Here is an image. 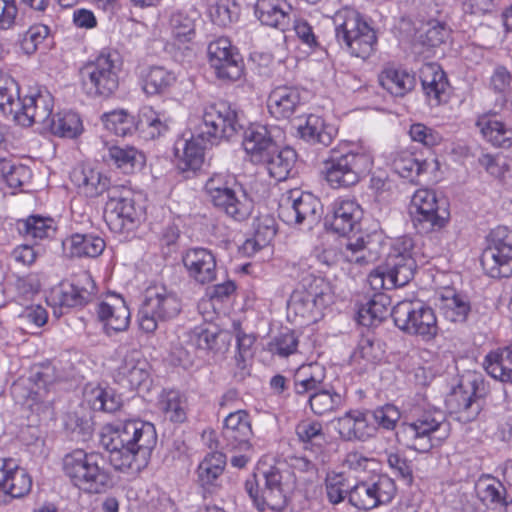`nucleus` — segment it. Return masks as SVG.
<instances>
[{
    "label": "nucleus",
    "mask_w": 512,
    "mask_h": 512,
    "mask_svg": "<svg viewBox=\"0 0 512 512\" xmlns=\"http://www.w3.org/2000/svg\"><path fill=\"white\" fill-rule=\"evenodd\" d=\"M47 130L55 136L73 139L82 133L83 124L76 112L62 111L52 117Z\"/></svg>",
    "instance_id": "nucleus-49"
},
{
    "label": "nucleus",
    "mask_w": 512,
    "mask_h": 512,
    "mask_svg": "<svg viewBox=\"0 0 512 512\" xmlns=\"http://www.w3.org/2000/svg\"><path fill=\"white\" fill-rule=\"evenodd\" d=\"M326 493L329 502L338 504L347 496L349 497L350 489L353 487L348 480L340 473L328 474L325 480Z\"/></svg>",
    "instance_id": "nucleus-64"
},
{
    "label": "nucleus",
    "mask_w": 512,
    "mask_h": 512,
    "mask_svg": "<svg viewBox=\"0 0 512 512\" xmlns=\"http://www.w3.org/2000/svg\"><path fill=\"white\" fill-rule=\"evenodd\" d=\"M390 161L393 171L411 182L423 173H434L439 170V162L436 158L419 161L413 153L407 150L391 153Z\"/></svg>",
    "instance_id": "nucleus-28"
},
{
    "label": "nucleus",
    "mask_w": 512,
    "mask_h": 512,
    "mask_svg": "<svg viewBox=\"0 0 512 512\" xmlns=\"http://www.w3.org/2000/svg\"><path fill=\"white\" fill-rule=\"evenodd\" d=\"M384 266L387 268L391 286H405L414 277L417 268L416 258L388 254Z\"/></svg>",
    "instance_id": "nucleus-45"
},
{
    "label": "nucleus",
    "mask_w": 512,
    "mask_h": 512,
    "mask_svg": "<svg viewBox=\"0 0 512 512\" xmlns=\"http://www.w3.org/2000/svg\"><path fill=\"white\" fill-rule=\"evenodd\" d=\"M369 422L375 428V434L378 429L387 431L394 430L398 421L401 418V412L397 406L393 404H385L375 409L366 410Z\"/></svg>",
    "instance_id": "nucleus-55"
},
{
    "label": "nucleus",
    "mask_w": 512,
    "mask_h": 512,
    "mask_svg": "<svg viewBox=\"0 0 512 512\" xmlns=\"http://www.w3.org/2000/svg\"><path fill=\"white\" fill-rule=\"evenodd\" d=\"M374 157L369 149L341 144L329 151L323 162L326 181L332 188L350 187L370 172Z\"/></svg>",
    "instance_id": "nucleus-5"
},
{
    "label": "nucleus",
    "mask_w": 512,
    "mask_h": 512,
    "mask_svg": "<svg viewBox=\"0 0 512 512\" xmlns=\"http://www.w3.org/2000/svg\"><path fill=\"white\" fill-rule=\"evenodd\" d=\"M182 262L188 276L196 283L205 285L216 280L217 261L212 251L202 247L188 249Z\"/></svg>",
    "instance_id": "nucleus-23"
},
{
    "label": "nucleus",
    "mask_w": 512,
    "mask_h": 512,
    "mask_svg": "<svg viewBox=\"0 0 512 512\" xmlns=\"http://www.w3.org/2000/svg\"><path fill=\"white\" fill-rule=\"evenodd\" d=\"M85 401L95 411L115 412L121 406V399L111 389L88 385L84 389Z\"/></svg>",
    "instance_id": "nucleus-51"
},
{
    "label": "nucleus",
    "mask_w": 512,
    "mask_h": 512,
    "mask_svg": "<svg viewBox=\"0 0 512 512\" xmlns=\"http://www.w3.org/2000/svg\"><path fill=\"white\" fill-rule=\"evenodd\" d=\"M72 183L79 192L94 198L111 189L110 179L90 165H78L70 173Z\"/></svg>",
    "instance_id": "nucleus-31"
},
{
    "label": "nucleus",
    "mask_w": 512,
    "mask_h": 512,
    "mask_svg": "<svg viewBox=\"0 0 512 512\" xmlns=\"http://www.w3.org/2000/svg\"><path fill=\"white\" fill-rule=\"evenodd\" d=\"M19 86L15 79L0 70V108L4 113L14 114L20 105Z\"/></svg>",
    "instance_id": "nucleus-56"
},
{
    "label": "nucleus",
    "mask_w": 512,
    "mask_h": 512,
    "mask_svg": "<svg viewBox=\"0 0 512 512\" xmlns=\"http://www.w3.org/2000/svg\"><path fill=\"white\" fill-rule=\"evenodd\" d=\"M55 376L50 367L33 371L29 378L19 379L11 386V394L16 402L27 403L42 400L48 388L54 383Z\"/></svg>",
    "instance_id": "nucleus-21"
},
{
    "label": "nucleus",
    "mask_w": 512,
    "mask_h": 512,
    "mask_svg": "<svg viewBox=\"0 0 512 512\" xmlns=\"http://www.w3.org/2000/svg\"><path fill=\"white\" fill-rule=\"evenodd\" d=\"M341 404V396L329 390L315 391L309 397V405L316 415H325L334 411Z\"/></svg>",
    "instance_id": "nucleus-62"
},
{
    "label": "nucleus",
    "mask_w": 512,
    "mask_h": 512,
    "mask_svg": "<svg viewBox=\"0 0 512 512\" xmlns=\"http://www.w3.org/2000/svg\"><path fill=\"white\" fill-rule=\"evenodd\" d=\"M294 481L285 464L259 463L252 479L245 482V490L259 511H281L287 502V492Z\"/></svg>",
    "instance_id": "nucleus-3"
},
{
    "label": "nucleus",
    "mask_w": 512,
    "mask_h": 512,
    "mask_svg": "<svg viewBox=\"0 0 512 512\" xmlns=\"http://www.w3.org/2000/svg\"><path fill=\"white\" fill-rule=\"evenodd\" d=\"M205 191L214 206L223 210L233 220L242 222L251 215L253 202L242 191L234 176L213 174L206 181Z\"/></svg>",
    "instance_id": "nucleus-10"
},
{
    "label": "nucleus",
    "mask_w": 512,
    "mask_h": 512,
    "mask_svg": "<svg viewBox=\"0 0 512 512\" xmlns=\"http://www.w3.org/2000/svg\"><path fill=\"white\" fill-rule=\"evenodd\" d=\"M149 364L137 350L126 353L117 369V379L136 389L145 384L149 378Z\"/></svg>",
    "instance_id": "nucleus-35"
},
{
    "label": "nucleus",
    "mask_w": 512,
    "mask_h": 512,
    "mask_svg": "<svg viewBox=\"0 0 512 512\" xmlns=\"http://www.w3.org/2000/svg\"><path fill=\"white\" fill-rule=\"evenodd\" d=\"M349 502L358 509L370 510L377 507L370 477L353 485L350 489Z\"/></svg>",
    "instance_id": "nucleus-61"
},
{
    "label": "nucleus",
    "mask_w": 512,
    "mask_h": 512,
    "mask_svg": "<svg viewBox=\"0 0 512 512\" xmlns=\"http://www.w3.org/2000/svg\"><path fill=\"white\" fill-rule=\"evenodd\" d=\"M104 219L110 230L126 233L134 230L141 221L142 207L136 202L134 192L124 185H113L108 190Z\"/></svg>",
    "instance_id": "nucleus-12"
},
{
    "label": "nucleus",
    "mask_w": 512,
    "mask_h": 512,
    "mask_svg": "<svg viewBox=\"0 0 512 512\" xmlns=\"http://www.w3.org/2000/svg\"><path fill=\"white\" fill-rule=\"evenodd\" d=\"M483 366L494 379L512 384V344L487 354Z\"/></svg>",
    "instance_id": "nucleus-42"
},
{
    "label": "nucleus",
    "mask_w": 512,
    "mask_h": 512,
    "mask_svg": "<svg viewBox=\"0 0 512 512\" xmlns=\"http://www.w3.org/2000/svg\"><path fill=\"white\" fill-rule=\"evenodd\" d=\"M320 201L300 189L290 190L279 204V217L287 224H313L319 217Z\"/></svg>",
    "instance_id": "nucleus-16"
},
{
    "label": "nucleus",
    "mask_w": 512,
    "mask_h": 512,
    "mask_svg": "<svg viewBox=\"0 0 512 512\" xmlns=\"http://www.w3.org/2000/svg\"><path fill=\"white\" fill-rule=\"evenodd\" d=\"M96 291V285L88 272H82L69 284L61 285L54 291V297L61 307L72 308L88 303Z\"/></svg>",
    "instance_id": "nucleus-25"
},
{
    "label": "nucleus",
    "mask_w": 512,
    "mask_h": 512,
    "mask_svg": "<svg viewBox=\"0 0 512 512\" xmlns=\"http://www.w3.org/2000/svg\"><path fill=\"white\" fill-rule=\"evenodd\" d=\"M395 325L408 335L429 341L438 333L434 310L419 300L398 302L390 312Z\"/></svg>",
    "instance_id": "nucleus-13"
},
{
    "label": "nucleus",
    "mask_w": 512,
    "mask_h": 512,
    "mask_svg": "<svg viewBox=\"0 0 512 512\" xmlns=\"http://www.w3.org/2000/svg\"><path fill=\"white\" fill-rule=\"evenodd\" d=\"M157 443L155 426L141 420L107 425L100 435V444L110 453V461L118 469L141 471L150 460Z\"/></svg>",
    "instance_id": "nucleus-2"
},
{
    "label": "nucleus",
    "mask_w": 512,
    "mask_h": 512,
    "mask_svg": "<svg viewBox=\"0 0 512 512\" xmlns=\"http://www.w3.org/2000/svg\"><path fill=\"white\" fill-rule=\"evenodd\" d=\"M123 61L116 50H102L80 69L82 87L91 97L108 98L119 87Z\"/></svg>",
    "instance_id": "nucleus-8"
},
{
    "label": "nucleus",
    "mask_w": 512,
    "mask_h": 512,
    "mask_svg": "<svg viewBox=\"0 0 512 512\" xmlns=\"http://www.w3.org/2000/svg\"><path fill=\"white\" fill-rule=\"evenodd\" d=\"M4 460L3 480H0V492L5 493V503L9 498H21L27 495L32 488V478L26 469L19 467L14 459L2 458Z\"/></svg>",
    "instance_id": "nucleus-27"
},
{
    "label": "nucleus",
    "mask_w": 512,
    "mask_h": 512,
    "mask_svg": "<svg viewBox=\"0 0 512 512\" xmlns=\"http://www.w3.org/2000/svg\"><path fill=\"white\" fill-rule=\"evenodd\" d=\"M389 298L385 294H376L358 311V321L363 326H373L384 320L389 314Z\"/></svg>",
    "instance_id": "nucleus-52"
},
{
    "label": "nucleus",
    "mask_w": 512,
    "mask_h": 512,
    "mask_svg": "<svg viewBox=\"0 0 512 512\" xmlns=\"http://www.w3.org/2000/svg\"><path fill=\"white\" fill-rule=\"evenodd\" d=\"M362 217L363 209L356 199L339 197L330 206L325 217V226L334 233L345 236L360 226Z\"/></svg>",
    "instance_id": "nucleus-20"
},
{
    "label": "nucleus",
    "mask_w": 512,
    "mask_h": 512,
    "mask_svg": "<svg viewBox=\"0 0 512 512\" xmlns=\"http://www.w3.org/2000/svg\"><path fill=\"white\" fill-rule=\"evenodd\" d=\"M450 424L441 410L423 411L413 422L402 425L397 434L406 445L425 453L439 446L449 435Z\"/></svg>",
    "instance_id": "nucleus-9"
},
{
    "label": "nucleus",
    "mask_w": 512,
    "mask_h": 512,
    "mask_svg": "<svg viewBox=\"0 0 512 512\" xmlns=\"http://www.w3.org/2000/svg\"><path fill=\"white\" fill-rule=\"evenodd\" d=\"M181 309V300L175 292L162 285L150 286L138 311L139 327L145 333H154L160 323L174 319Z\"/></svg>",
    "instance_id": "nucleus-11"
},
{
    "label": "nucleus",
    "mask_w": 512,
    "mask_h": 512,
    "mask_svg": "<svg viewBox=\"0 0 512 512\" xmlns=\"http://www.w3.org/2000/svg\"><path fill=\"white\" fill-rule=\"evenodd\" d=\"M476 490L479 498L486 503L507 505L505 500L506 489L495 478L485 477L478 481Z\"/></svg>",
    "instance_id": "nucleus-59"
},
{
    "label": "nucleus",
    "mask_w": 512,
    "mask_h": 512,
    "mask_svg": "<svg viewBox=\"0 0 512 512\" xmlns=\"http://www.w3.org/2000/svg\"><path fill=\"white\" fill-rule=\"evenodd\" d=\"M16 227L20 235L31 240L52 238L57 230L53 218L41 215H30L25 219H19Z\"/></svg>",
    "instance_id": "nucleus-43"
},
{
    "label": "nucleus",
    "mask_w": 512,
    "mask_h": 512,
    "mask_svg": "<svg viewBox=\"0 0 512 512\" xmlns=\"http://www.w3.org/2000/svg\"><path fill=\"white\" fill-rule=\"evenodd\" d=\"M97 316L108 336L126 331L130 324V310L120 295H110L97 305Z\"/></svg>",
    "instance_id": "nucleus-22"
},
{
    "label": "nucleus",
    "mask_w": 512,
    "mask_h": 512,
    "mask_svg": "<svg viewBox=\"0 0 512 512\" xmlns=\"http://www.w3.org/2000/svg\"><path fill=\"white\" fill-rule=\"evenodd\" d=\"M252 428L249 415L244 410L229 413L224 420L222 437L231 449L246 450L250 447L249 440Z\"/></svg>",
    "instance_id": "nucleus-29"
},
{
    "label": "nucleus",
    "mask_w": 512,
    "mask_h": 512,
    "mask_svg": "<svg viewBox=\"0 0 512 512\" xmlns=\"http://www.w3.org/2000/svg\"><path fill=\"white\" fill-rule=\"evenodd\" d=\"M291 277L298 283L291 294L290 304L302 314L320 312L331 302L330 285L316 275L307 259L291 264Z\"/></svg>",
    "instance_id": "nucleus-7"
},
{
    "label": "nucleus",
    "mask_w": 512,
    "mask_h": 512,
    "mask_svg": "<svg viewBox=\"0 0 512 512\" xmlns=\"http://www.w3.org/2000/svg\"><path fill=\"white\" fill-rule=\"evenodd\" d=\"M482 384L475 375L463 378L454 390L453 397L458 405V412L466 421L474 419L480 412L481 404L478 397V386Z\"/></svg>",
    "instance_id": "nucleus-36"
},
{
    "label": "nucleus",
    "mask_w": 512,
    "mask_h": 512,
    "mask_svg": "<svg viewBox=\"0 0 512 512\" xmlns=\"http://www.w3.org/2000/svg\"><path fill=\"white\" fill-rule=\"evenodd\" d=\"M334 428L344 441L365 442L375 437V428L369 422L367 411L350 410L333 421Z\"/></svg>",
    "instance_id": "nucleus-24"
},
{
    "label": "nucleus",
    "mask_w": 512,
    "mask_h": 512,
    "mask_svg": "<svg viewBox=\"0 0 512 512\" xmlns=\"http://www.w3.org/2000/svg\"><path fill=\"white\" fill-rule=\"evenodd\" d=\"M138 80L147 96L162 95L176 83L177 75L173 70L161 65L144 66L139 69Z\"/></svg>",
    "instance_id": "nucleus-32"
},
{
    "label": "nucleus",
    "mask_w": 512,
    "mask_h": 512,
    "mask_svg": "<svg viewBox=\"0 0 512 512\" xmlns=\"http://www.w3.org/2000/svg\"><path fill=\"white\" fill-rule=\"evenodd\" d=\"M379 82L391 95L403 97L414 89L416 78L405 69L389 67L381 72Z\"/></svg>",
    "instance_id": "nucleus-41"
},
{
    "label": "nucleus",
    "mask_w": 512,
    "mask_h": 512,
    "mask_svg": "<svg viewBox=\"0 0 512 512\" xmlns=\"http://www.w3.org/2000/svg\"><path fill=\"white\" fill-rule=\"evenodd\" d=\"M50 35V28L45 24L31 25L26 31L18 35V45L21 51L31 56Z\"/></svg>",
    "instance_id": "nucleus-54"
},
{
    "label": "nucleus",
    "mask_w": 512,
    "mask_h": 512,
    "mask_svg": "<svg viewBox=\"0 0 512 512\" xmlns=\"http://www.w3.org/2000/svg\"><path fill=\"white\" fill-rule=\"evenodd\" d=\"M297 154L294 149L285 147L279 149L278 145L274 152L263 159L269 175L276 181H284L292 172L296 163Z\"/></svg>",
    "instance_id": "nucleus-44"
},
{
    "label": "nucleus",
    "mask_w": 512,
    "mask_h": 512,
    "mask_svg": "<svg viewBox=\"0 0 512 512\" xmlns=\"http://www.w3.org/2000/svg\"><path fill=\"white\" fill-rule=\"evenodd\" d=\"M436 305L440 314L452 323H464L471 311L467 297L450 288L439 294Z\"/></svg>",
    "instance_id": "nucleus-39"
},
{
    "label": "nucleus",
    "mask_w": 512,
    "mask_h": 512,
    "mask_svg": "<svg viewBox=\"0 0 512 512\" xmlns=\"http://www.w3.org/2000/svg\"><path fill=\"white\" fill-rule=\"evenodd\" d=\"M53 107L54 99L50 92L39 91L35 95L22 98L13 117L22 126L39 124L42 129L47 130L48 123L52 120Z\"/></svg>",
    "instance_id": "nucleus-18"
},
{
    "label": "nucleus",
    "mask_w": 512,
    "mask_h": 512,
    "mask_svg": "<svg viewBox=\"0 0 512 512\" xmlns=\"http://www.w3.org/2000/svg\"><path fill=\"white\" fill-rule=\"evenodd\" d=\"M411 215L415 228L428 233L443 228L449 219L446 208L440 207L436 193L429 189L417 190L411 200Z\"/></svg>",
    "instance_id": "nucleus-14"
},
{
    "label": "nucleus",
    "mask_w": 512,
    "mask_h": 512,
    "mask_svg": "<svg viewBox=\"0 0 512 512\" xmlns=\"http://www.w3.org/2000/svg\"><path fill=\"white\" fill-rule=\"evenodd\" d=\"M371 239L372 236L369 234L349 238L342 251L345 260L359 266L368 265L374 261L377 253L372 250Z\"/></svg>",
    "instance_id": "nucleus-47"
},
{
    "label": "nucleus",
    "mask_w": 512,
    "mask_h": 512,
    "mask_svg": "<svg viewBox=\"0 0 512 512\" xmlns=\"http://www.w3.org/2000/svg\"><path fill=\"white\" fill-rule=\"evenodd\" d=\"M101 120L105 128L117 136L125 137L137 130V121L125 110L104 113Z\"/></svg>",
    "instance_id": "nucleus-53"
},
{
    "label": "nucleus",
    "mask_w": 512,
    "mask_h": 512,
    "mask_svg": "<svg viewBox=\"0 0 512 512\" xmlns=\"http://www.w3.org/2000/svg\"><path fill=\"white\" fill-rule=\"evenodd\" d=\"M483 139L494 147L512 146V126L497 119L495 114H482L475 123Z\"/></svg>",
    "instance_id": "nucleus-34"
},
{
    "label": "nucleus",
    "mask_w": 512,
    "mask_h": 512,
    "mask_svg": "<svg viewBox=\"0 0 512 512\" xmlns=\"http://www.w3.org/2000/svg\"><path fill=\"white\" fill-rule=\"evenodd\" d=\"M242 145L251 160L260 163L275 151L277 143L267 126L252 125L245 130Z\"/></svg>",
    "instance_id": "nucleus-30"
},
{
    "label": "nucleus",
    "mask_w": 512,
    "mask_h": 512,
    "mask_svg": "<svg viewBox=\"0 0 512 512\" xmlns=\"http://www.w3.org/2000/svg\"><path fill=\"white\" fill-rule=\"evenodd\" d=\"M209 12L216 25L226 27L237 21L240 8L234 0H217Z\"/></svg>",
    "instance_id": "nucleus-60"
},
{
    "label": "nucleus",
    "mask_w": 512,
    "mask_h": 512,
    "mask_svg": "<svg viewBox=\"0 0 512 512\" xmlns=\"http://www.w3.org/2000/svg\"><path fill=\"white\" fill-rule=\"evenodd\" d=\"M197 348L192 341H188L187 331L178 336L177 341L172 343L171 356L177 363L188 368L193 365L196 357Z\"/></svg>",
    "instance_id": "nucleus-63"
},
{
    "label": "nucleus",
    "mask_w": 512,
    "mask_h": 512,
    "mask_svg": "<svg viewBox=\"0 0 512 512\" xmlns=\"http://www.w3.org/2000/svg\"><path fill=\"white\" fill-rule=\"evenodd\" d=\"M104 158L112 161L127 174L132 173L135 169H140L145 163L144 154L132 146H111Z\"/></svg>",
    "instance_id": "nucleus-46"
},
{
    "label": "nucleus",
    "mask_w": 512,
    "mask_h": 512,
    "mask_svg": "<svg viewBox=\"0 0 512 512\" xmlns=\"http://www.w3.org/2000/svg\"><path fill=\"white\" fill-rule=\"evenodd\" d=\"M158 408L173 423H183L187 418L186 400L177 390H163L159 395Z\"/></svg>",
    "instance_id": "nucleus-48"
},
{
    "label": "nucleus",
    "mask_w": 512,
    "mask_h": 512,
    "mask_svg": "<svg viewBox=\"0 0 512 512\" xmlns=\"http://www.w3.org/2000/svg\"><path fill=\"white\" fill-rule=\"evenodd\" d=\"M295 433L304 449L314 454L313 460L306 457L299 459L301 467L305 471H317L318 466L325 465L328 461L325 453L327 440L322 423L311 419L302 420L296 425Z\"/></svg>",
    "instance_id": "nucleus-17"
},
{
    "label": "nucleus",
    "mask_w": 512,
    "mask_h": 512,
    "mask_svg": "<svg viewBox=\"0 0 512 512\" xmlns=\"http://www.w3.org/2000/svg\"><path fill=\"white\" fill-rule=\"evenodd\" d=\"M208 61L216 77L222 81L239 80L244 72L243 58L226 37H220L207 47Z\"/></svg>",
    "instance_id": "nucleus-15"
},
{
    "label": "nucleus",
    "mask_w": 512,
    "mask_h": 512,
    "mask_svg": "<svg viewBox=\"0 0 512 512\" xmlns=\"http://www.w3.org/2000/svg\"><path fill=\"white\" fill-rule=\"evenodd\" d=\"M291 9L286 0H257L255 15L263 25L285 30L290 23Z\"/></svg>",
    "instance_id": "nucleus-37"
},
{
    "label": "nucleus",
    "mask_w": 512,
    "mask_h": 512,
    "mask_svg": "<svg viewBox=\"0 0 512 512\" xmlns=\"http://www.w3.org/2000/svg\"><path fill=\"white\" fill-rule=\"evenodd\" d=\"M423 92L431 107H437L449 98V82L445 72L436 63H427L420 69Z\"/></svg>",
    "instance_id": "nucleus-26"
},
{
    "label": "nucleus",
    "mask_w": 512,
    "mask_h": 512,
    "mask_svg": "<svg viewBox=\"0 0 512 512\" xmlns=\"http://www.w3.org/2000/svg\"><path fill=\"white\" fill-rule=\"evenodd\" d=\"M478 161L490 175L504 182L512 181V157L483 154Z\"/></svg>",
    "instance_id": "nucleus-57"
},
{
    "label": "nucleus",
    "mask_w": 512,
    "mask_h": 512,
    "mask_svg": "<svg viewBox=\"0 0 512 512\" xmlns=\"http://www.w3.org/2000/svg\"><path fill=\"white\" fill-rule=\"evenodd\" d=\"M61 464L64 476L83 492L102 493L111 485V475L105 460L97 453L74 449L63 456Z\"/></svg>",
    "instance_id": "nucleus-4"
},
{
    "label": "nucleus",
    "mask_w": 512,
    "mask_h": 512,
    "mask_svg": "<svg viewBox=\"0 0 512 512\" xmlns=\"http://www.w3.org/2000/svg\"><path fill=\"white\" fill-rule=\"evenodd\" d=\"M481 265L492 278L512 275V246L497 242L487 247L481 256Z\"/></svg>",
    "instance_id": "nucleus-33"
},
{
    "label": "nucleus",
    "mask_w": 512,
    "mask_h": 512,
    "mask_svg": "<svg viewBox=\"0 0 512 512\" xmlns=\"http://www.w3.org/2000/svg\"><path fill=\"white\" fill-rule=\"evenodd\" d=\"M62 246L69 257L96 258L103 253L105 242L101 237L92 233H74L63 240Z\"/></svg>",
    "instance_id": "nucleus-38"
},
{
    "label": "nucleus",
    "mask_w": 512,
    "mask_h": 512,
    "mask_svg": "<svg viewBox=\"0 0 512 512\" xmlns=\"http://www.w3.org/2000/svg\"><path fill=\"white\" fill-rule=\"evenodd\" d=\"M241 128L236 111L227 103L206 105L192 128L191 136L175 141L173 150L178 171L185 178L192 177L203 165L207 146L232 138Z\"/></svg>",
    "instance_id": "nucleus-1"
},
{
    "label": "nucleus",
    "mask_w": 512,
    "mask_h": 512,
    "mask_svg": "<svg viewBox=\"0 0 512 512\" xmlns=\"http://www.w3.org/2000/svg\"><path fill=\"white\" fill-rule=\"evenodd\" d=\"M306 99L307 91L305 89L292 85H279L269 93L267 108L275 119H290L302 110Z\"/></svg>",
    "instance_id": "nucleus-19"
},
{
    "label": "nucleus",
    "mask_w": 512,
    "mask_h": 512,
    "mask_svg": "<svg viewBox=\"0 0 512 512\" xmlns=\"http://www.w3.org/2000/svg\"><path fill=\"white\" fill-rule=\"evenodd\" d=\"M301 138L311 144L329 146L337 135V129L317 115L310 114L305 125L298 128Z\"/></svg>",
    "instance_id": "nucleus-40"
},
{
    "label": "nucleus",
    "mask_w": 512,
    "mask_h": 512,
    "mask_svg": "<svg viewBox=\"0 0 512 512\" xmlns=\"http://www.w3.org/2000/svg\"><path fill=\"white\" fill-rule=\"evenodd\" d=\"M335 38L341 48L354 57L367 59L375 51L377 35L355 9L343 8L333 17Z\"/></svg>",
    "instance_id": "nucleus-6"
},
{
    "label": "nucleus",
    "mask_w": 512,
    "mask_h": 512,
    "mask_svg": "<svg viewBox=\"0 0 512 512\" xmlns=\"http://www.w3.org/2000/svg\"><path fill=\"white\" fill-rule=\"evenodd\" d=\"M169 25L172 37L179 43L190 42L195 37V21L186 13H173Z\"/></svg>",
    "instance_id": "nucleus-58"
},
{
    "label": "nucleus",
    "mask_w": 512,
    "mask_h": 512,
    "mask_svg": "<svg viewBox=\"0 0 512 512\" xmlns=\"http://www.w3.org/2000/svg\"><path fill=\"white\" fill-rule=\"evenodd\" d=\"M226 457L220 452L205 456L197 468L198 481L203 487L217 486L219 477L223 474Z\"/></svg>",
    "instance_id": "nucleus-50"
}]
</instances>
